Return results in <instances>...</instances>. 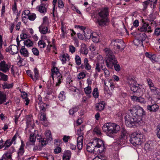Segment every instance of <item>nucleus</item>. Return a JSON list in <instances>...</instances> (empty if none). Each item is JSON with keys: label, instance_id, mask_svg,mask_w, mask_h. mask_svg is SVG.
Returning a JSON list of instances; mask_svg holds the SVG:
<instances>
[{"label": "nucleus", "instance_id": "338daca9", "mask_svg": "<svg viewBox=\"0 0 160 160\" xmlns=\"http://www.w3.org/2000/svg\"><path fill=\"white\" fill-rule=\"evenodd\" d=\"M103 70L104 72V75L106 77H108L109 76L110 74V72L106 68H105V67L104 68V69H103Z\"/></svg>", "mask_w": 160, "mask_h": 160}, {"label": "nucleus", "instance_id": "4be33fe9", "mask_svg": "<svg viewBox=\"0 0 160 160\" xmlns=\"http://www.w3.org/2000/svg\"><path fill=\"white\" fill-rule=\"evenodd\" d=\"M83 140V137H80L77 138V147L79 150H81L82 148Z\"/></svg>", "mask_w": 160, "mask_h": 160}, {"label": "nucleus", "instance_id": "412c9836", "mask_svg": "<svg viewBox=\"0 0 160 160\" xmlns=\"http://www.w3.org/2000/svg\"><path fill=\"white\" fill-rule=\"evenodd\" d=\"M151 92L153 94L157 96H160V89L154 86L150 89Z\"/></svg>", "mask_w": 160, "mask_h": 160}, {"label": "nucleus", "instance_id": "9b49d317", "mask_svg": "<svg viewBox=\"0 0 160 160\" xmlns=\"http://www.w3.org/2000/svg\"><path fill=\"white\" fill-rule=\"evenodd\" d=\"M10 66L6 63L4 61H2L0 62V70L5 73L8 71Z\"/></svg>", "mask_w": 160, "mask_h": 160}, {"label": "nucleus", "instance_id": "6e6d98bb", "mask_svg": "<svg viewBox=\"0 0 160 160\" xmlns=\"http://www.w3.org/2000/svg\"><path fill=\"white\" fill-rule=\"evenodd\" d=\"M93 42L95 43H98L99 41V40L98 38L97 37V36H94L93 35V33L92 34L91 38Z\"/></svg>", "mask_w": 160, "mask_h": 160}, {"label": "nucleus", "instance_id": "5fc2aeb1", "mask_svg": "<svg viewBox=\"0 0 160 160\" xmlns=\"http://www.w3.org/2000/svg\"><path fill=\"white\" fill-rule=\"evenodd\" d=\"M44 112H43V113H40L41 116L40 117V119L41 121L45 122L47 121L46 115L44 113Z\"/></svg>", "mask_w": 160, "mask_h": 160}, {"label": "nucleus", "instance_id": "3c124183", "mask_svg": "<svg viewBox=\"0 0 160 160\" xmlns=\"http://www.w3.org/2000/svg\"><path fill=\"white\" fill-rule=\"evenodd\" d=\"M57 78L58 82H57L56 86H59L61 82L62 81V76L61 75V76H59L56 77Z\"/></svg>", "mask_w": 160, "mask_h": 160}, {"label": "nucleus", "instance_id": "a19ab883", "mask_svg": "<svg viewBox=\"0 0 160 160\" xmlns=\"http://www.w3.org/2000/svg\"><path fill=\"white\" fill-rule=\"evenodd\" d=\"M92 95L93 97L95 98H98V90L97 88H94L92 92Z\"/></svg>", "mask_w": 160, "mask_h": 160}, {"label": "nucleus", "instance_id": "cd10ccee", "mask_svg": "<svg viewBox=\"0 0 160 160\" xmlns=\"http://www.w3.org/2000/svg\"><path fill=\"white\" fill-rule=\"evenodd\" d=\"M84 35L85 38L87 39H90L92 37V33L89 30H86L83 31Z\"/></svg>", "mask_w": 160, "mask_h": 160}, {"label": "nucleus", "instance_id": "2f4dec72", "mask_svg": "<svg viewBox=\"0 0 160 160\" xmlns=\"http://www.w3.org/2000/svg\"><path fill=\"white\" fill-rule=\"evenodd\" d=\"M3 89H9L12 88V84L4 82L2 85Z\"/></svg>", "mask_w": 160, "mask_h": 160}, {"label": "nucleus", "instance_id": "b1692460", "mask_svg": "<svg viewBox=\"0 0 160 160\" xmlns=\"http://www.w3.org/2000/svg\"><path fill=\"white\" fill-rule=\"evenodd\" d=\"M38 105L40 109V113H43V112H45L46 110L47 104L43 102H42L39 103Z\"/></svg>", "mask_w": 160, "mask_h": 160}, {"label": "nucleus", "instance_id": "864d4df0", "mask_svg": "<svg viewBox=\"0 0 160 160\" xmlns=\"http://www.w3.org/2000/svg\"><path fill=\"white\" fill-rule=\"evenodd\" d=\"M31 118H29V119H27V121L26 122L27 125V127H30V126H32V125L34 124V122L33 121H32L31 120Z\"/></svg>", "mask_w": 160, "mask_h": 160}, {"label": "nucleus", "instance_id": "c03bdc74", "mask_svg": "<svg viewBox=\"0 0 160 160\" xmlns=\"http://www.w3.org/2000/svg\"><path fill=\"white\" fill-rule=\"evenodd\" d=\"M49 24V22L48 18L46 16L44 17L43 18V23L41 25L48 27Z\"/></svg>", "mask_w": 160, "mask_h": 160}, {"label": "nucleus", "instance_id": "49530a36", "mask_svg": "<svg viewBox=\"0 0 160 160\" xmlns=\"http://www.w3.org/2000/svg\"><path fill=\"white\" fill-rule=\"evenodd\" d=\"M68 55L67 54H63L60 56L61 60L62 62V63H65L66 61V58H68Z\"/></svg>", "mask_w": 160, "mask_h": 160}, {"label": "nucleus", "instance_id": "a878e982", "mask_svg": "<svg viewBox=\"0 0 160 160\" xmlns=\"http://www.w3.org/2000/svg\"><path fill=\"white\" fill-rule=\"evenodd\" d=\"M7 96L5 93L0 91V105L6 102Z\"/></svg>", "mask_w": 160, "mask_h": 160}, {"label": "nucleus", "instance_id": "9d476101", "mask_svg": "<svg viewBox=\"0 0 160 160\" xmlns=\"http://www.w3.org/2000/svg\"><path fill=\"white\" fill-rule=\"evenodd\" d=\"M131 90L132 91L135 95L137 96L142 95V91L140 88L138 84L137 85L133 84L132 85L130 86Z\"/></svg>", "mask_w": 160, "mask_h": 160}, {"label": "nucleus", "instance_id": "e433bc0d", "mask_svg": "<svg viewBox=\"0 0 160 160\" xmlns=\"http://www.w3.org/2000/svg\"><path fill=\"white\" fill-rule=\"evenodd\" d=\"M128 82L130 86H132L136 84L137 81L134 78L129 77L128 80Z\"/></svg>", "mask_w": 160, "mask_h": 160}, {"label": "nucleus", "instance_id": "09e8293b", "mask_svg": "<svg viewBox=\"0 0 160 160\" xmlns=\"http://www.w3.org/2000/svg\"><path fill=\"white\" fill-rule=\"evenodd\" d=\"M75 59L77 64L78 66L80 65L81 63V60L80 57L78 55H76Z\"/></svg>", "mask_w": 160, "mask_h": 160}, {"label": "nucleus", "instance_id": "a211bd4d", "mask_svg": "<svg viewBox=\"0 0 160 160\" xmlns=\"http://www.w3.org/2000/svg\"><path fill=\"white\" fill-rule=\"evenodd\" d=\"M96 71L99 72H100L101 71V69L103 70L104 68L105 67L104 63L103 62V60L101 62H97L96 63Z\"/></svg>", "mask_w": 160, "mask_h": 160}, {"label": "nucleus", "instance_id": "2eb2a0df", "mask_svg": "<svg viewBox=\"0 0 160 160\" xmlns=\"http://www.w3.org/2000/svg\"><path fill=\"white\" fill-rule=\"evenodd\" d=\"M88 50L86 45L85 43H82L81 45L79 52L81 54L86 55L88 53Z\"/></svg>", "mask_w": 160, "mask_h": 160}, {"label": "nucleus", "instance_id": "20e7f679", "mask_svg": "<svg viewBox=\"0 0 160 160\" xmlns=\"http://www.w3.org/2000/svg\"><path fill=\"white\" fill-rule=\"evenodd\" d=\"M99 17L97 19V22L100 26H104L108 25L109 20L108 19V8H105L101 9L98 13Z\"/></svg>", "mask_w": 160, "mask_h": 160}, {"label": "nucleus", "instance_id": "1a4fd4ad", "mask_svg": "<svg viewBox=\"0 0 160 160\" xmlns=\"http://www.w3.org/2000/svg\"><path fill=\"white\" fill-rule=\"evenodd\" d=\"M144 147L148 151L154 152L157 149L156 143L152 141H148L145 144Z\"/></svg>", "mask_w": 160, "mask_h": 160}, {"label": "nucleus", "instance_id": "4d7b16f0", "mask_svg": "<svg viewBox=\"0 0 160 160\" xmlns=\"http://www.w3.org/2000/svg\"><path fill=\"white\" fill-rule=\"evenodd\" d=\"M149 4V1H146L142 2V5L143 7V11L145 10L147 8L148 5Z\"/></svg>", "mask_w": 160, "mask_h": 160}, {"label": "nucleus", "instance_id": "f3484780", "mask_svg": "<svg viewBox=\"0 0 160 160\" xmlns=\"http://www.w3.org/2000/svg\"><path fill=\"white\" fill-rule=\"evenodd\" d=\"M36 137L34 134L31 133L30 135L29 142H27L26 143L27 145H34L36 141Z\"/></svg>", "mask_w": 160, "mask_h": 160}, {"label": "nucleus", "instance_id": "0e129e2a", "mask_svg": "<svg viewBox=\"0 0 160 160\" xmlns=\"http://www.w3.org/2000/svg\"><path fill=\"white\" fill-rule=\"evenodd\" d=\"M58 7L59 8H62L64 7V4L62 0H58Z\"/></svg>", "mask_w": 160, "mask_h": 160}, {"label": "nucleus", "instance_id": "052dcab7", "mask_svg": "<svg viewBox=\"0 0 160 160\" xmlns=\"http://www.w3.org/2000/svg\"><path fill=\"white\" fill-rule=\"evenodd\" d=\"M63 155L68 157V158H70L71 155V152L69 150H67L64 152Z\"/></svg>", "mask_w": 160, "mask_h": 160}, {"label": "nucleus", "instance_id": "4468645a", "mask_svg": "<svg viewBox=\"0 0 160 160\" xmlns=\"http://www.w3.org/2000/svg\"><path fill=\"white\" fill-rule=\"evenodd\" d=\"M52 71V78L53 80L54 79V76L56 77L61 76V74L59 72V69L57 67H53L51 69Z\"/></svg>", "mask_w": 160, "mask_h": 160}, {"label": "nucleus", "instance_id": "6e6552de", "mask_svg": "<svg viewBox=\"0 0 160 160\" xmlns=\"http://www.w3.org/2000/svg\"><path fill=\"white\" fill-rule=\"evenodd\" d=\"M127 132L124 128L121 129V134L119 138L117 139L118 142L121 145L124 144L127 142Z\"/></svg>", "mask_w": 160, "mask_h": 160}, {"label": "nucleus", "instance_id": "58836bf2", "mask_svg": "<svg viewBox=\"0 0 160 160\" xmlns=\"http://www.w3.org/2000/svg\"><path fill=\"white\" fill-rule=\"evenodd\" d=\"M79 107L78 106L75 107L71 109L69 111V114L73 115L78 110Z\"/></svg>", "mask_w": 160, "mask_h": 160}, {"label": "nucleus", "instance_id": "7c9ffc66", "mask_svg": "<svg viewBox=\"0 0 160 160\" xmlns=\"http://www.w3.org/2000/svg\"><path fill=\"white\" fill-rule=\"evenodd\" d=\"M103 103L104 102H102L96 105L95 107L97 111H102L103 110L105 107Z\"/></svg>", "mask_w": 160, "mask_h": 160}, {"label": "nucleus", "instance_id": "a18cd8bd", "mask_svg": "<svg viewBox=\"0 0 160 160\" xmlns=\"http://www.w3.org/2000/svg\"><path fill=\"white\" fill-rule=\"evenodd\" d=\"M85 94L87 95H89L92 92L91 88L88 86L87 87L85 88L84 90Z\"/></svg>", "mask_w": 160, "mask_h": 160}, {"label": "nucleus", "instance_id": "5701e85b", "mask_svg": "<svg viewBox=\"0 0 160 160\" xmlns=\"http://www.w3.org/2000/svg\"><path fill=\"white\" fill-rule=\"evenodd\" d=\"M11 52L10 53L14 55L15 54H17L18 52V47L16 45H11L9 47Z\"/></svg>", "mask_w": 160, "mask_h": 160}, {"label": "nucleus", "instance_id": "69168bd1", "mask_svg": "<svg viewBox=\"0 0 160 160\" xmlns=\"http://www.w3.org/2000/svg\"><path fill=\"white\" fill-rule=\"evenodd\" d=\"M69 50L70 52L73 53L75 52L76 48L73 45H70L69 46Z\"/></svg>", "mask_w": 160, "mask_h": 160}, {"label": "nucleus", "instance_id": "f8f14e48", "mask_svg": "<svg viewBox=\"0 0 160 160\" xmlns=\"http://www.w3.org/2000/svg\"><path fill=\"white\" fill-rule=\"evenodd\" d=\"M147 37L146 35L144 33H138L136 41L138 42L139 44H141V45L143 46L142 42L145 40Z\"/></svg>", "mask_w": 160, "mask_h": 160}, {"label": "nucleus", "instance_id": "4c0bfd02", "mask_svg": "<svg viewBox=\"0 0 160 160\" xmlns=\"http://www.w3.org/2000/svg\"><path fill=\"white\" fill-rule=\"evenodd\" d=\"M13 143L10 140H6L4 145H3V147H4V149H7L8 148L12 145Z\"/></svg>", "mask_w": 160, "mask_h": 160}, {"label": "nucleus", "instance_id": "6ab92c4d", "mask_svg": "<svg viewBox=\"0 0 160 160\" xmlns=\"http://www.w3.org/2000/svg\"><path fill=\"white\" fill-rule=\"evenodd\" d=\"M21 145L18 153V158L19 159H20V157L23 155L24 152V144L23 141L22 140H21Z\"/></svg>", "mask_w": 160, "mask_h": 160}, {"label": "nucleus", "instance_id": "c9c22d12", "mask_svg": "<svg viewBox=\"0 0 160 160\" xmlns=\"http://www.w3.org/2000/svg\"><path fill=\"white\" fill-rule=\"evenodd\" d=\"M148 24L146 23H144L143 25L138 28V30L141 32H145L147 30V27Z\"/></svg>", "mask_w": 160, "mask_h": 160}, {"label": "nucleus", "instance_id": "13d9d810", "mask_svg": "<svg viewBox=\"0 0 160 160\" xmlns=\"http://www.w3.org/2000/svg\"><path fill=\"white\" fill-rule=\"evenodd\" d=\"M64 91H61L58 95V98L60 100L63 101L64 99L65 96H64Z\"/></svg>", "mask_w": 160, "mask_h": 160}, {"label": "nucleus", "instance_id": "774afa93", "mask_svg": "<svg viewBox=\"0 0 160 160\" xmlns=\"http://www.w3.org/2000/svg\"><path fill=\"white\" fill-rule=\"evenodd\" d=\"M93 131L98 135H100L101 133L100 129L98 127L95 128L94 129Z\"/></svg>", "mask_w": 160, "mask_h": 160}, {"label": "nucleus", "instance_id": "f257e3e1", "mask_svg": "<svg viewBox=\"0 0 160 160\" xmlns=\"http://www.w3.org/2000/svg\"><path fill=\"white\" fill-rule=\"evenodd\" d=\"M129 111L130 114H126L125 117L126 125L131 128L141 125L143 116L146 114L143 108L139 106H135L129 110Z\"/></svg>", "mask_w": 160, "mask_h": 160}, {"label": "nucleus", "instance_id": "c756f323", "mask_svg": "<svg viewBox=\"0 0 160 160\" xmlns=\"http://www.w3.org/2000/svg\"><path fill=\"white\" fill-rule=\"evenodd\" d=\"M20 53L24 57H28V56L29 53L28 51L27 50L24 48V46L20 49Z\"/></svg>", "mask_w": 160, "mask_h": 160}, {"label": "nucleus", "instance_id": "473e14b6", "mask_svg": "<svg viewBox=\"0 0 160 160\" xmlns=\"http://www.w3.org/2000/svg\"><path fill=\"white\" fill-rule=\"evenodd\" d=\"M10 153L7 152L3 155L2 157L4 160H13Z\"/></svg>", "mask_w": 160, "mask_h": 160}, {"label": "nucleus", "instance_id": "72a5a7b5", "mask_svg": "<svg viewBox=\"0 0 160 160\" xmlns=\"http://www.w3.org/2000/svg\"><path fill=\"white\" fill-rule=\"evenodd\" d=\"M34 77L32 78V80L36 81L38 79V78L39 76V74L38 72V71L36 68H35L34 69Z\"/></svg>", "mask_w": 160, "mask_h": 160}, {"label": "nucleus", "instance_id": "bb28decb", "mask_svg": "<svg viewBox=\"0 0 160 160\" xmlns=\"http://www.w3.org/2000/svg\"><path fill=\"white\" fill-rule=\"evenodd\" d=\"M140 97H138L135 96H131V98L132 101H136L140 102L141 103H144V100L142 98Z\"/></svg>", "mask_w": 160, "mask_h": 160}, {"label": "nucleus", "instance_id": "423d86ee", "mask_svg": "<svg viewBox=\"0 0 160 160\" xmlns=\"http://www.w3.org/2000/svg\"><path fill=\"white\" fill-rule=\"evenodd\" d=\"M103 130L105 132L114 134L117 133L120 129V126L114 123H108L104 125L102 127Z\"/></svg>", "mask_w": 160, "mask_h": 160}, {"label": "nucleus", "instance_id": "aec40b11", "mask_svg": "<svg viewBox=\"0 0 160 160\" xmlns=\"http://www.w3.org/2000/svg\"><path fill=\"white\" fill-rule=\"evenodd\" d=\"M39 31L40 33L43 34H45L47 33H49L50 31H48V27L43 25H41L39 27Z\"/></svg>", "mask_w": 160, "mask_h": 160}, {"label": "nucleus", "instance_id": "680f3d73", "mask_svg": "<svg viewBox=\"0 0 160 160\" xmlns=\"http://www.w3.org/2000/svg\"><path fill=\"white\" fill-rule=\"evenodd\" d=\"M36 18V15L34 13H32L28 16V19L32 21L34 20Z\"/></svg>", "mask_w": 160, "mask_h": 160}, {"label": "nucleus", "instance_id": "f704fd0d", "mask_svg": "<svg viewBox=\"0 0 160 160\" xmlns=\"http://www.w3.org/2000/svg\"><path fill=\"white\" fill-rule=\"evenodd\" d=\"M8 75L0 72V80L6 82L8 81Z\"/></svg>", "mask_w": 160, "mask_h": 160}, {"label": "nucleus", "instance_id": "dca6fc26", "mask_svg": "<svg viewBox=\"0 0 160 160\" xmlns=\"http://www.w3.org/2000/svg\"><path fill=\"white\" fill-rule=\"evenodd\" d=\"M88 61L87 58H85L84 59V65H83L82 64L81 67L82 69H83L85 68V69L88 71L90 70L91 69V66L88 63Z\"/></svg>", "mask_w": 160, "mask_h": 160}, {"label": "nucleus", "instance_id": "8fccbe9b", "mask_svg": "<svg viewBox=\"0 0 160 160\" xmlns=\"http://www.w3.org/2000/svg\"><path fill=\"white\" fill-rule=\"evenodd\" d=\"M147 82L149 89L151 88L154 86V83L152 82V80L150 78L147 79Z\"/></svg>", "mask_w": 160, "mask_h": 160}, {"label": "nucleus", "instance_id": "ea45409f", "mask_svg": "<svg viewBox=\"0 0 160 160\" xmlns=\"http://www.w3.org/2000/svg\"><path fill=\"white\" fill-rule=\"evenodd\" d=\"M49 140H48V139L46 138H41L39 140V142H41V144L42 147H43L44 146L46 145L48 141Z\"/></svg>", "mask_w": 160, "mask_h": 160}, {"label": "nucleus", "instance_id": "e2e57ef3", "mask_svg": "<svg viewBox=\"0 0 160 160\" xmlns=\"http://www.w3.org/2000/svg\"><path fill=\"white\" fill-rule=\"evenodd\" d=\"M32 52L33 54L36 56H38L39 54V52L38 50L36 48H33L32 49Z\"/></svg>", "mask_w": 160, "mask_h": 160}, {"label": "nucleus", "instance_id": "37998d69", "mask_svg": "<svg viewBox=\"0 0 160 160\" xmlns=\"http://www.w3.org/2000/svg\"><path fill=\"white\" fill-rule=\"evenodd\" d=\"M45 136L46 138L48 139V140L51 141L52 139V136L50 130H48L46 132Z\"/></svg>", "mask_w": 160, "mask_h": 160}, {"label": "nucleus", "instance_id": "c85d7f7f", "mask_svg": "<svg viewBox=\"0 0 160 160\" xmlns=\"http://www.w3.org/2000/svg\"><path fill=\"white\" fill-rule=\"evenodd\" d=\"M146 56L152 62L156 61V56L154 54H151L149 53L146 52L145 53Z\"/></svg>", "mask_w": 160, "mask_h": 160}, {"label": "nucleus", "instance_id": "39448f33", "mask_svg": "<svg viewBox=\"0 0 160 160\" xmlns=\"http://www.w3.org/2000/svg\"><path fill=\"white\" fill-rule=\"evenodd\" d=\"M111 46L112 47L115 53H118L122 52L125 48V44L121 39H113L111 41Z\"/></svg>", "mask_w": 160, "mask_h": 160}, {"label": "nucleus", "instance_id": "f03ea898", "mask_svg": "<svg viewBox=\"0 0 160 160\" xmlns=\"http://www.w3.org/2000/svg\"><path fill=\"white\" fill-rule=\"evenodd\" d=\"M87 149L88 152L93 153H102L105 149L103 141L100 139L96 138L88 143Z\"/></svg>", "mask_w": 160, "mask_h": 160}, {"label": "nucleus", "instance_id": "0eeeda50", "mask_svg": "<svg viewBox=\"0 0 160 160\" xmlns=\"http://www.w3.org/2000/svg\"><path fill=\"white\" fill-rule=\"evenodd\" d=\"M142 135L141 134L133 133L130 136L129 141L134 146L140 145L142 141Z\"/></svg>", "mask_w": 160, "mask_h": 160}, {"label": "nucleus", "instance_id": "de8ad7c7", "mask_svg": "<svg viewBox=\"0 0 160 160\" xmlns=\"http://www.w3.org/2000/svg\"><path fill=\"white\" fill-rule=\"evenodd\" d=\"M38 46L41 48H44L46 45V44L44 42V41L43 40H40L38 42Z\"/></svg>", "mask_w": 160, "mask_h": 160}, {"label": "nucleus", "instance_id": "ddd939ff", "mask_svg": "<svg viewBox=\"0 0 160 160\" xmlns=\"http://www.w3.org/2000/svg\"><path fill=\"white\" fill-rule=\"evenodd\" d=\"M159 107L157 104H152L147 106V109L151 112H155L158 110Z\"/></svg>", "mask_w": 160, "mask_h": 160}, {"label": "nucleus", "instance_id": "603ef678", "mask_svg": "<svg viewBox=\"0 0 160 160\" xmlns=\"http://www.w3.org/2000/svg\"><path fill=\"white\" fill-rule=\"evenodd\" d=\"M106 83L107 82H104L105 85H106L107 87H108V86H109L111 87V89H112V88H114L115 87L113 83H112V80H110L109 81H108V84L107 85H106Z\"/></svg>", "mask_w": 160, "mask_h": 160}, {"label": "nucleus", "instance_id": "79ce46f5", "mask_svg": "<svg viewBox=\"0 0 160 160\" xmlns=\"http://www.w3.org/2000/svg\"><path fill=\"white\" fill-rule=\"evenodd\" d=\"M24 44L27 47H32L33 45V42L30 39H27L24 42Z\"/></svg>", "mask_w": 160, "mask_h": 160}, {"label": "nucleus", "instance_id": "7ed1b4c3", "mask_svg": "<svg viewBox=\"0 0 160 160\" xmlns=\"http://www.w3.org/2000/svg\"><path fill=\"white\" fill-rule=\"evenodd\" d=\"M103 50L107 58L106 60L107 66L110 68H112L113 66L114 69L116 71H120V66L117 63L118 61L116 58L112 51L108 48H105Z\"/></svg>", "mask_w": 160, "mask_h": 160}, {"label": "nucleus", "instance_id": "bf43d9fd", "mask_svg": "<svg viewBox=\"0 0 160 160\" xmlns=\"http://www.w3.org/2000/svg\"><path fill=\"white\" fill-rule=\"evenodd\" d=\"M86 76V74L83 72L80 73L78 76V78L79 79H82L84 78Z\"/></svg>", "mask_w": 160, "mask_h": 160}, {"label": "nucleus", "instance_id": "393cba45", "mask_svg": "<svg viewBox=\"0 0 160 160\" xmlns=\"http://www.w3.org/2000/svg\"><path fill=\"white\" fill-rule=\"evenodd\" d=\"M45 4H41V5L37 7V8L38 9V11L40 13H45L47 12V9L45 7Z\"/></svg>", "mask_w": 160, "mask_h": 160}]
</instances>
